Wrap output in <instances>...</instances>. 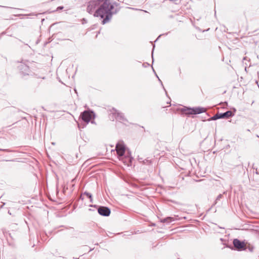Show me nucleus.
Here are the masks:
<instances>
[{"instance_id":"obj_7","label":"nucleus","mask_w":259,"mask_h":259,"mask_svg":"<svg viewBox=\"0 0 259 259\" xmlns=\"http://www.w3.org/2000/svg\"><path fill=\"white\" fill-rule=\"evenodd\" d=\"M233 245L235 248L238 251L244 250L246 248L245 243L238 239H234Z\"/></svg>"},{"instance_id":"obj_20","label":"nucleus","mask_w":259,"mask_h":259,"mask_svg":"<svg viewBox=\"0 0 259 259\" xmlns=\"http://www.w3.org/2000/svg\"><path fill=\"white\" fill-rule=\"evenodd\" d=\"M8 213H9L10 214H11V212H10V211H8Z\"/></svg>"},{"instance_id":"obj_21","label":"nucleus","mask_w":259,"mask_h":259,"mask_svg":"<svg viewBox=\"0 0 259 259\" xmlns=\"http://www.w3.org/2000/svg\"><path fill=\"white\" fill-rule=\"evenodd\" d=\"M91 122L93 123H94V121H91Z\"/></svg>"},{"instance_id":"obj_13","label":"nucleus","mask_w":259,"mask_h":259,"mask_svg":"<svg viewBox=\"0 0 259 259\" xmlns=\"http://www.w3.org/2000/svg\"><path fill=\"white\" fill-rule=\"evenodd\" d=\"M83 194L84 195H86L88 198H89L90 199V201L92 202V194L91 193L87 192H84Z\"/></svg>"},{"instance_id":"obj_16","label":"nucleus","mask_w":259,"mask_h":259,"mask_svg":"<svg viewBox=\"0 0 259 259\" xmlns=\"http://www.w3.org/2000/svg\"><path fill=\"white\" fill-rule=\"evenodd\" d=\"M63 9V6H60V7H58L57 9V11H59V10H62Z\"/></svg>"},{"instance_id":"obj_18","label":"nucleus","mask_w":259,"mask_h":259,"mask_svg":"<svg viewBox=\"0 0 259 259\" xmlns=\"http://www.w3.org/2000/svg\"><path fill=\"white\" fill-rule=\"evenodd\" d=\"M74 180H75V179H72V180H71V182H74Z\"/></svg>"},{"instance_id":"obj_3","label":"nucleus","mask_w":259,"mask_h":259,"mask_svg":"<svg viewBox=\"0 0 259 259\" xmlns=\"http://www.w3.org/2000/svg\"><path fill=\"white\" fill-rule=\"evenodd\" d=\"M79 117L82 121L85 123V125L89 123L92 119H94L95 114L93 111L90 110H85L81 112Z\"/></svg>"},{"instance_id":"obj_14","label":"nucleus","mask_w":259,"mask_h":259,"mask_svg":"<svg viewBox=\"0 0 259 259\" xmlns=\"http://www.w3.org/2000/svg\"><path fill=\"white\" fill-rule=\"evenodd\" d=\"M222 196H223L222 194H220L218 196V197L216 199V200H215V203H217V201L220 200V199L222 198Z\"/></svg>"},{"instance_id":"obj_5","label":"nucleus","mask_w":259,"mask_h":259,"mask_svg":"<svg viewBox=\"0 0 259 259\" xmlns=\"http://www.w3.org/2000/svg\"><path fill=\"white\" fill-rule=\"evenodd\" d=\"M102 1L103 0H91L89 2L87 7V12L92 14L95 10L96 8L100 5Z\"/></svg>"},{"instance_id":"obj_2","label":"nucleus","mask_w":259,"mask_h":259,"mask_svg":"<svg viewBox=\"0 0 259 259\" xmlns=\"http://www.w3.org/2000/svg\"><path fill=\"white\" fill-rule=\"evenodd\" d=\"M180 111L184 114L190 116L192 114H198L204 112L205 109L202 107L188 108L184 107L180 109Z\"/></svg>"},{"instance_id":"obj_4","label":"nucleus","mask_w":259,"mask_h":259,"mask_svg":"<svg viewBox=\"0 0 259 259\" xmlns=\"http://www.w3.org/2000/svg\"><path fill=\"white\" fill-rule=\"evenodd\" d=\"M111 111L112 115L111 117L112 120H114V119H116L119 121L122 122L127 121L126 119L124 117V114L122 113L119 112L118 110L115 109V108H113Z\"/></svg>"},{"instance_id":"obj_22","label":"nucleus","mask_w":259,"mask_h":259,"mask_svg":"<svg viewBox=\"0 0 259 259\" xmlns=\"http://www.w3.org/2000/svg\"><path fill=\"white\" fill-rule=\"evenodd\" d=\"M75 259H79V258H75Z\"/></svg>"},{"instance_id":"obj_6","label":"nucleus","mask_w":259,"mask_h":259,"mask_svg":"<svg viewBox=\"0 0 259 259\" xmlns=\"http://www.w3.org/2000/svg\"><path fill=\"white\" fill-rule=\"evenodd\" d=\"M18 68L22 74L24 75L29 74L30 69L28 64L25 62H21L18 66Z\"/></svg>"},{"instance_id":"obj_12","label":"nucleus","mask_w":259,"mask_h":259,"mask_svg":"<svg viewBox=\"0 0 259 259\" xmlns=\"http://www.w3.org/2000/svg\"><path fill=\"white\" fill-rule=\"evenodd\" d=\"M174 221V219L171 217H167L163 220V222L170 223Z\"/></svg>"},{"instance_id":"obj_19","label":"nucleus","mask_w":259,"mask_h":259,"mask_svg":"<svg viewBox=\"0 0 259 259\" xmlns=\"http://www.w3.org/2000/svg\"><path fill=\"white\" fill-rule=\"evenodd\" d=\"M82 20L83 21V22H85L86 21L85 19H84V18L82 19Z\"/></svg>"},{"instance_id":"obj_15","label":"nucleus","mask_w":259,"mask_h":259,"mask_svg":"<svg viewBox=\"0 0 259 259\" xmlns=\"http://www.w3.org/2000/svg\"><path fill=\"white\" fill-rule=\"evenodd\" d=\"M254 248L253 247H249L248 249L250 252H252Z\"/></svg>"},{"instance_id":"obj_17","label":"nucleus","mask_w":259,"mask_h":259,"mask_svg":"<svg viewBox=\"0 0 259 259\" xmlns=\"http://www.w3.org/2000/svg\"><path fill=\"white\" fill-rule=\"evenodd\" d=\"M0 151H9V150L8 149H0Z\"/></svg>"},{"instance_id":"obj_10","label":"nucleus","mask_w":259,"mask_h":259,"mask_svg":"<svg viewBox=\"0 0 259 259\" xmlns=\"http://www.w3.org/2000/svg\"><path fill=\"white\" fill-rule=\"evenodd\" d=\"M233 116V114L231 111H227L224 113H220L221 118H228Z\"/></svg>"},{"instance_id":"obj_1","label":"nucleus","mask_w":259,"mask_h":259,"mask_svg":"<svg viewBox=\"0 0 259 259\" xmlns=\"http://www.w3.org/2000/svg\"><path fill=\"white\" fill-rule=\"evenodd\" d=\"M117 12L116 10L114 9L113 4L110 3V0H105L96 10L94 15L95 17L104 18L102 23L103 24H105L109 21L112 15L116 14Z\"/></svg>"},{"instance_id":"obj_8","label":"nucleus","mask_w":259,"mask_h":259,"mask_svg":"<svg viewBox=\"0 0 259 259\" xmlns=\"http://www.w3.org/2000/svg\"><path fill=\"white\" fill-rule=\"evenodd\" d=\"M116 151L119 157L123 156L125 151L124 144L122 143H118L116 145Z\"/></svg>"},{"instance_id":"obj_9","label":"nucleus","mask_w":259,"mask_h":259,"mask_svg":"<svg viewBox=\"0 0 259 259\" xmlns=\"http://www.w3.org/2000/svg\"><path fill=\"white\" fill-rule=\"evenodd\" d=\"M98 213L103 216L107 217L110 214V209L106 206H100L98 209Z\"/></svg>"},{"instance_id":"obj_11","label":"nucleus","mask_w":259,"mask_h":259,"mask_svg":"<svg viewBox=\"0 0 259 259\" xmlns=\"http://www.w3.org/2000/svg\"><path fill=\"white\" fill-rule=\"evenodd\" d=\"M220 113H217L210 118L211 120H215L218 119H221Z\"/></svg>"}]
</instances>
